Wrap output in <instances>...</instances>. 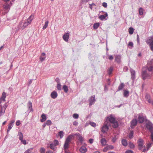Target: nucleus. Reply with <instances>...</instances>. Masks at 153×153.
I'll return each instance as SVG.
<instances>
[{"mask_svg":"<svg viewBox=\"0 0 153 153\" xmlns=\"http://www.w3.org/2000/svg\"><path fill=\"white\" fill-rule=\"evenodd\" d=\"M27 106L29 110L30 111H33V109L32 108V104L29 101L28 102L27 104Z\"/></svg>","mask_w":153,"mask_h":153,"instance_id":"obj_26","label":"nucleus"},{"mask_svg":"<svg viewBox=\"0 0 153 153\" xmlns=\"http://www.w3.org/2000/svg\"><path fill=\"white\" fill-rule=\"evenodd\" d=\"M69 33H66L63 36V39L65 41L67 42L68 41L69 37Z\"/></svg>","mask_w":153,"mask_h":153,"instance_id":"obj_13","label":"nucleus"},{"mask_svg":"<svg viewBox=\"0 0 153 153\" xmlns=\"http://www.w3.org/2000/svg\"><path fill=\"white\" fill-rule=\"evenodd\" d=\"M144 10L141 7L140 8L139 10V14L140 15H142L143 14Z\"/></svg>","mask_w":153,"mask_h":153,"instance_id":"obj_31","label":"nucleus"},{"mask_svg":"<svg viewBox=\"0 0 153 153\" xmlns=\"http://www.w3.org/2000/svg\"><path fill=\"white\" fill-rule=\"evenodd\" d=\"M73 117L75 119H77L79 117V115L76 114H73Z\"/></svg>","mask_w":153,"mask_h":153,"instance_id":"obj_47","label":"nucleus"},{"mask_svg":"<svg viewBox=\"0 0 153 153\" xmlns=\"http://www.w3.org/2000/svg\"><path fill=\"white\" fill-rule=\"evenodd\" d=\"M108 149L107 147L106 146V147H105L103 150V151L104 152H107V150H108Z\"/></svg>","mask_w":153,"mask_h":153,"instance_id":"obj_54","label":"nucleus"},{"mask_svg":"<svg viewBox=\"0 0 153 153\" xmlns=\"http://www.w3.org/2000/svg\"><path fill=\"white\" fill-rule=\"evenodd\" d=\"M109 121L112 124V126L114 128H117L118 126V123L117 121L116 120L115 117L112 115H111L107 117L106 120Z\"/></svg>","mask_w":153,"mask_h":153,"instance_id":"obj_1","label":"nucleus"},{"mask_svg":"<svg viewBox=\"0 0 153 153\" xmlns=\"http://www.w3.org/2000/svg\"><path fill=\"white\" fill-rule=\"evenodd\" d=\"M20 123V121L19 120H17L16 122V124L17 126H19Z\"/></svg>","mask_w":153,"mask_h":153,"instance_id":"obj_60","label":"nucleus"},{"mask_svg":"<svg viewBox=\"0 0 153 153\" xmlns=\"http://www.w3.org/2000/svg\"><path fill=\"white\" fill-rule=\"evenodd\" d=\"M56 146L53 143H51L50 144L49 146L51 149L55 150L56 148Z\"/></svg>","mask_w":153,"mask_h":153,"instance_id":"obj_28","label":"nucleus"},{"mask_svg":"<svg viewBox=\"0 0 153 153\" xmlns=\"http://www.w3.org/2000/svg\"><path fill=\"white\" fill-rule=\"evenodd\" d=\"M40 151L41 153H45V149L43 148H41Z\"/></svg>","mask_w":153,"mask_h":153,"instance_id":"obj_46","label":"nucleus"},{"mask_svg":"<svg viewBox=\"0 0 153 153\" xmlns=\"http://www.w3.org/2000/svg\"><path fill=\"white\" fill-rule=\"evenodd\" d=\"M102 6L105 7H107V3L105 2H103L102 3Z\"/></svg>","mask_w":153,"mask_h":153,"instance_id":"obj_55","label":"nucleus"},{"mask_svg":"<svg viewBox=\"0 0 153 153\" xmlns=\"http://www.w3.org/2000/svg\"><path fill=\"white\" fill-rule=\"evenodd\" d=\"M121 57L120 56L118 55L116 56L115 61L117 63H120L121 62Z\"/></svg>","mask_w":153,"mask_h":153,"instance_id":"obj_21","label":"nucleus"},{"mask_svg":"<svg viewBox=\"0 0 153 153\" xmlns=\"http://www.w3.org/2000/svg\"><path fill=\"white\" fill-rule=\"evenodd\" d=\"M89 105H91L93 104L96 101V100L95 98V96H91L90 97L89 100Z\"/></svg>","mask_w":153,"mask_h":153,"instance_id":"obj_12","label":"nucleus"},{"mask_svg":"<svg viewBox=\"0 0 153 153\" xmlns=\"http://www.w3.org/2000/svg\"><path fill=\"white\" fill-rule=\"evenodd\" d=\"M143 140L142 139H140L138 141V144L139 147V149L142 150L144 146H143Z\"/></svg>","mask_w":153,"mask_h":153,"instance_id":"obj_8","label":"nucleus"},{"mask_svg":"<svg viewBox=\"0 0 153 153\" xmlns=\"http://www.w3.org/2000/svg\"><path fill=\"white\" fill-rule=\"evenodd\" d=\"M34 18V15H31L28 18L26 21L27 22H30V23H31V22L32 21L33 19Z\"/></svg>","mask_w":153,"mask_h":153,"instance_id":"obj_22","label":"nucleus"},{"mask_svg":"<svg viewBox=\"0 0 153 153\" xmlns=\"http://www.w3.org/2000/svg\"><path fill=\"white\" fill-rule=\"evenodd\" d=\"M63 89L65 93H67L68 90V87L67 86L64 85L63 87Z\"/></svg>","mask_w":153,"mask_h":153,"instance_id":"obj_30","label":"nucleus"},{"mask_svg":"<svg viewBox=\"0 0 153 153\" xmlns=\"http://www.w3.org/2000/svg\"><path fill=\"white\" fill-rule=\"evenodd\" d=\"M41 119H40L41 121L42 122H43L45 121L46 119V117L45 114H43L41 116Z\"/></svg>","mask_w":153,"mask_h":153,"instance_id":"obj_18","label":"nucleus"},{"mask_svg":"<svg viewBox=\"0 0 153 153\" xmlns=\"http://www.w3.org/2000/svg\"><path fill=\"white\" fill-rule=\"evenodd\" d=\"M153 144V143H149L147 144V151H148L149 148L151 146V145Z\"/></svg>","mask_w":153,"mask_h":153,"instance_id":"obj_45","label":"nucleus"},{"mask_svg":"<svg viewBox=\"0 0 153 153\" xmlns=\"http://www.w3.org/2000/svg\"><path fill=\"white\" fill-rule=\"evenodd\" d=\"M93 141H94V139H90L89 140V142L90 143H93Z\"/></svg>","mask_w":153,"mask_h":153,"instance_id":"obj_61","label":"nucleus"},{"mask_svg":"<svg viewBox=\"0 0 153 153\" xmlns=\"http://www.w3.org/2000/svg\"><path fill=\"white\" fill-rule=\"evenodd\" d=\"M148 101L149 102L151 103L152 105H153V100L151 101V100L150 99H148Z\"/></svg>","mask_w":153,"mask_h":153,"instance_id":"obj_62","label":"nucleus"},{"mask_svg":"<svg viewBox=\"0 0 153 153\" xmlns=\"http://www.w3.org/2000/svg\"><path fill=\"white\" fill-rule=\"evenodd\" d=\"M55 81L57 82V83H59V79L58 78H56L55 79Z\"/></svg>","mask_w":153,"mask_h":153,"instance_id":"obj_59","label":"nucleus"},{"mask_svg":"<svg viewBox=\"0 0 153 153\" xmlns=\"http://www.w3.org/2000/svg\"><path fill=\"white\" fill-rule=\"evenodd\" d=\"M99 25H100V24L98 23H96L94 24V26H93L94 28L95 29H96L99 27Z\"/></svg>","mask_w":153,"mask_h":153,"instance_id":"obj_37","label":"nucleus"},{"mask_svg":"<svg viewBox=\"0 0 153 153\" xmlns=\"http://www.w3.org/2000/svg\"><path fill=\"white\" fill-rule=\"evenodd\" d=\"M57 88L58 90H61V85L60 83H58L57 85Z\"/></svg>","mask_w":153,"mask_h":153,"instance_id":"obj_49","label":"nucleus"},{"mask_svg":"<svg viewBox=\"0 0 153 153\" xmlns=\"http://www.w3.org/2000/svg\"><path fill=\"white\" fill-rule=\"evenodd\" d=\"M124 86V85L123 83H121L118 87V91L121 90Z\"/></svg>","mask_w":153,"mask_h":153,"instance_id":"obj_36","label":"nucleus"},{"mask_svg":"<svg viewBox=\"0 0 153 153\" xmlns=\"http://www.w3.org/2000/svg\"><path fill=\"white\" fill-rule=\"evenodd\" d=\"M73 135H69L66 138L64 145V149H67L68 148L69 146V143L71 140L73 138Z\"/></svg>","mask_w":153,"mask_h":153,"instance_id":"obj_3","label":"nucleus"},{"mask_svg":"<svg viewBox=\"0 0 153 153\" xmlns=\"http://www.w3.org/2000/svg\"><path fill=\"white\" fill-rule=\"evenodd\" d=\"M64 150L65 153H70L69 150L68 149H64Z\"/></svg>","mask_w":153,"mask_h":153,"instance_id":"obj_64","label":"nucleus"},{"mask_svg":"<svg viewBox=\"0 0 153 153\" xmlns=\"http://www.w3.org/2000/svg\"><path fill=\"white\" fill-rule=\"evenodd\" d=\"M51 96L53 99L56 98L57 96V93L55 91L52 92L51 94Z\"/></svg>","mask_w":153,"mask_h":153,"instance_id":"obj_19","label":"nucleus"},{"mask_svg":"<svg viewBox=\"0 0 153 153\" xmlns=\"http://www.w3.org/2000/svg\"><path fill=\"white\" fill-rule=\"evenodd\" d=\"M152 74L153 72V66L151 65V62H148L145 67L143 68Z\"/></svg>","mask_w":153,"mask_h":153,"instance_id":"obj_6","label":"nucleus"},{"mask_svg":"<svg viewBox=\"0 0 153 153\" xmlns=\"http://www.w3.org/2000/svg\"><path fill=\"white\" fill-rule=\"evenodd\" d=\"M108 16V14L107 13L104 15H101L99 17V19L101 20H103L105 17Z\"/></svg>","mask_w":153,"mask_h":153,"instance_id":"obj_23","label":"nucleus"},{"mask_svg":"<svg viewBox=\"0 0 153 153\" xmlns=\"http://www.w3.org/2000/svg\"><path fill=\"white\" fill-rule=\"evenodd\" d=\"M107 147L108 150L112 149L114 148V146L111 145H107Z\"/></svg>","mask_w":153,"mask_h":153,"instance_id":"obj_41","label":"nucleus"},{"mask_svg":"<svg viewBox=\"0 0 153 153\" xmlns=\"http://www.w3.org/2000/svg\"><path fill=\"white\" fill-rule=\"evenodd\" d=\"M4 7L5 9L6 10H7V9H9L10 8L9 5L8 4H5L4 5Z\"/></svg>","mask_w":153,"mask_h":153,"instance_id":"obj_39","label":"nucleus"},{"mask_svg":"<svg viewBox=\"0 0 153 153\" xmlns=\"http://www.w3.org/2000/svg\"><path fill=\"white\" fill-rule=\"evenodd\" d=\"M114 58L113 56L112 55L109 56L108 59L110 60H112Z\"/></svg>","mask_w":153,"mask_h":153,"instance_id":"obj_58","label":"nucleus"},{"mask_svg":"<svg viewBox=\"0 0 153 153\" xmlns=\"http://www.w3.org/2000/svg\"><path fill=\"white\" fill-rule=\"evenodd\" d=\"M110 125V123L106 121L104 123V124L101 128V131L103 133L106 132L108 129V126Z\"/></svg>","mask_w":153,"mask_h":153,"instance_id":"obj_5","label":"nucleus"},{"mask_svg":"<svg viewBox=\"0 0 153 153\" xmlns=\"http://www.w3.org/2000/svg\"><path fill=\"white\" fill-rule=\"evenodd\" d=\"M125 153H133V152L131 150H128L126 151Z\"/></svg>","mask_w":153,"mask_h":153,"instance_id":"obj_56","label":"nucleus"},{"mask_svg":"<svg viewBox=\"0 0 153 153\" xmlns=\"http://www.w3.org/2000/svg\"><path fill=\"white\" fill-rule=\"evenodd\" d=\"M100 142L102 146H104L106 144L107 141L104 138H102L100 140Z\"/></svg>","mask_w":153,"mask_h":153,"instance_id":"obj_24","label":"nucleus"},{"mask_svg":"<svg viewBox=\"0 0 153 153\" xmlns=\"http://www.w3.org/2000/svg\"><path fill=\"white\" fill-rule=\"evenodd\" d=\"M48 23L49 22L48 21H47L45 22V25L42 28L43 30L45 29L47 27Z\"/></svg>","mask_w":153,"mask_h":153,"instance_id":"obj_32","label":"nucleus"},{"mask_svg":"<svg viewBox=\"0 0 153 153\" xmlns=\"http://www.w3.org/2000/svg\"><path fill=\"white\" fill-rule=\"evenodd\" d=\"M146 42L149 45L151 50L153 51V37L150 36L146 40Z\"/></svg>","mask_w":153,"mask_h":153,"instance_id":"obj_4","label":"nucleus"},{"mask_svg":"<svg viewBox=\"0 0 153 153\" xmlns=\"http://www.w3.org/2000/svg\"><path fill=\"white\" fill-rule=\"evenodd\" d=\"M79 151L82 153H84L87 151V149L85 146H83L80 148Z\"/></svg>","mask_w":153,"mask_h":153,"instance_id":"obj_17","label":"nucleus"},{"mask_svg":"<svg viewBox=\"0 0 153 153\" xmlns=\"http://www.w3.org/2000/svg\"><path fill=\"white\" fill-rule=\"evenodd\" d=\"M90 124L91 126L94 127H95L96 126V123L94 122L90 123Z\"/></svg>","mask_w":153,"mask_h":153,"instance_id":"obj_53","label":"nucleus"},{"mask_svg":"<svg viewBox=\"0 0 153 153\" xmlns=\"http://www.w3.org/2000/svg\"><path fill=\"white\" fill-rule=\"evenodd\" d=\"M46 58L45 53H42L41 56H40V59L41 62L45 60Z\"/></svg>","mask_w":153,"mask_h":153,"instance_id":"obj_16","label":"nucleus"},{"mask_svg":"<svg viewBox=\"0 0 153 153\" xmlns=\"http://www.w3.org/2000/svg\"><path fill=\"white\" fill-rule=\"evenodd\" d=\"M33 149V148L29 149H28V150H26V151H25V152L24 153H29Z\"/></svg>","mask_w":153,"mask_h":153,"instance_id":"obj_52","label":"nucleus"},{"mask_svg":"<svg viewBox=\"0 0 153 153\" xmlns=\"http://www.w3.org/2000/svg\"><path fill=\"white\" fill-rule=\"evenodd\" d=\"M7 107V106L6 104L4 105L3 106L0 105V117L4 113Z\"/></svg>","mask_w":153,"mask_h":153,"instance_id":"obj_9","label":"nucleus"},{"mask_svg":"<svg viewBox=\"0 0 153 153\" xmlns=\"http://www.w3.org/2000/svg\"><path fill=\"white\" fill-rule=\"evenodd\" d=\"M73 124L74 126H77L78 125V122L76 121H74L73 123Z\"/></svg>","mask_w":153,"mask_h":153,"instance_id":"obj_63","label":"nucleus"},{"mask_svg":"<svg viewBox=\"0 0 153 153\" xmlns=\"http://www.w3.org/2000/svg\"><path fill=\"white\" fill-rule=\"evenodd\" d=\"M71 135H73V137L74 136H76L77 139H78V140H79L81 143H82L83 142V137L79 134L76 133L73 134H71Z\"/></svg>","mask_w":153,"mask_h":153,"instance_id":"obj_11","label":"nucleus"},{"mask_svg":"<svg viewBox=\"0 0 153 153\" xmlns=\"http://www.w3.org/2000/svg\"><path fill=\"white\" fill-rule=\"evenodd\" d=\"M129 91L127 90L124 91L123 95L124 97H128L129 96Z\"/></svg>","mask_w":153,"mask_h":153,"instance_id":"obj_27","label":"nucleus"},{"mask_svg":"<svg viewBox=\"0 0 153 153\" xmlns=\"http://www.w3.org/2000/svg\"><path fill=\"white\" fill-rule=\"evenodd\" d=\"M146 128L149 130L150 132L153 131V126L150 122L146 121Z\"/></svg>","mask_w":153,"mask_h":153,"instance_id":"obj_7","label":"nucleus"},{"mask_svg":"<svg viewBox=\"0 0 153 153\" xmlns=\"http://www.w3.org/2000/svg\"><path fill=\"white\" fill-rule=\"evenodd\" d=\"M134 132L133 131H131L129 134V138L130 139L132 138L133 136Z\"/></svg>","mask_w":153,"mask_h":153,"instance_id":"obj_40","label":"nucleus"},{"mask_svg":"<svg viewBox=\"0 0 153 153\" xmlns=\"http://www.w3.org/2000/svg\"><path fill=\"white\" fill-rule=\"evenodd\" d=\"M15 121L14 120H11L10 122V123H9L8 125V129L7 130V132H8L11 129L12 127H13V124H14Z\"/></svg>","mask_w":153,"mask_h":153,"instance_id":"obj_14","label":"nucleus"},{"mask_svg":"<svg viewBox=\"0 0 153 153\" xmlns=\"http://www.w3.org/2000/svg\"><path fill=\"white\" fill-rule=\"evenodd\" d=\"M128 46L131 47V48H132L133 47V43L132 42H129L128 45Z\"/></svg>","mask_w":153,"mask_h":153,"instance_id":"obj_43","label":"nucleus"},{"mask_svg":"<svg viewBox=\"0 0 153 153\" xmlns=\"http://www.w3.org/2000/svg\"><path fill=\"white\" fill-rule=\"evenodd\" d=\"M122 145L125 146H126L128 145L126 140L125 139H123L122 140Z\"/></svg>","mask_w":153,"mask_h":153,"instance_id":"obj_29","label":"nucleus"},{"mask_svg":"<svg viewBox=\"0 0 153 153\" xmlns=\"http://www.w3.org/2000/svg\"><path fill=\"white\" fill-rule=\"evenodd\" d=\"M6 97V93L4 92H3L2 94V96L1 97V100H2L3 101H5V98Z\"/></svg>","mask_w":153,"mask_h":153,"instance_id":"obj_25","label":"nucleus"},{"mask_svg":"<svg viewBox=\"0 0 153 153\" xmlns=\"http://www.w3.org/2000/svg\"><path fill=\"white\" fill-rule=\"evenodd\" d=\"M59 135L61 138L63 137L64 136V132L63 131H60L59 132Z\"/></svg>","mask_w":153,"mask_h":153,"instance_id":"obj_38","label":"nucleus"},{"mask_svg":"<svg viewBox=\"0 0 153 153\" xmlns=\"http://www.w3.org/2000/svg\"><path fill=\"white\" fill-rule=\"evenodd\" d=\"M129 147L131 149H133L134 148V145L131 143L130 142L129 143Z\"/></svg>","mask_w":153,"mask_h":153,"instance_id":"obj_42","label":"nucleus"},{"mask_svg":"<svg viewBox=\"0 0 153 153\" xmlns=\"http://www.w3.org/2000/svg\"><path fill=\"white\" fill-rule=\"evenodd\" d=\"M21 142H22L23 144L24 145H26L27 144V141L26 140H23V139H22V140H21Z\"/></svg>","mask_w":153,"mask_h":153,"instance_id":"obj_50","label":"nucleus"},{"mask_svg":"<svg viewBox=\"0 0 153 153\" xmlns=\"http://www.w3.org/2000/svg\"><path fill=\"white\" fill-rule=\"evenodd\" d=\"M131 77L132 79H134L135 78V71L133 70H131Z\"/></svg>","mask_w":153,"mask_h":153,"instance_id":"obj_20","label":"nucleus"},{"mask_svg":"<svg viewBox=\"0 0 153 153\" xmlns=\"http://www.w3.org/2000/svg\"><path fill=\"white\" fill-rule=\"evenodd\" d=\"M18 136H19V139L20 140L23 139V134L21 132H19Z\"/></svg>","mask_w":153,"mask_h":153,"instance_id":"obj_34","label":"nucleus"},{"mask_svg":"<svg viewBox=\"0 0 153 153\" xmlns=\"http://www.w3.org/2000/svg\"><path fill=\"white\" fill-rule=\"evenodd\" d=\"M137 121L136 119H133L131 122V127L132 128L137 124Z\"/></svg>","mask_w":153,"mask_h":153,"instance_id":"obj_15","label":"nucleus"},{"mask_svg":"<svg viewBox=\"0 0 153 153\" xmlns=\"http://www.w3.org/2000/svg\"><path fill=\"white\" fill-rule=\"evenodd\" d=\"M30 22H27L26 21L24 23L23 25V29L25 28L26 27H27L28 25H30Z\"/></svg>","mask_w":153,"mask_h":153,"instance_id":"obj_33","label":"nucleus"},{"mask_svg":"<svg viewBox=\"0 0 153 153\" xmlns=\"http://www.w3.org/2000/svg\"><path fill=\"white\" fill-rule=\"evenodd\" d=\"M145 117L142 114H139L138 116V120L140 123H142L144 121Z\"/></svg>","mask_w":153,"mask_h":153,"instance_id":"obj_10","label":"nucleus"},{"mask_svg":"<svg viewBox=\"0 0 153 153\" xmlns=\"http://www.w3.org/2000/svg\"><path fill=\"white\" fill-rule=\"evenodd\" d=\"M152 74L148 71L146 69L143 68L142 72V75L143 79L149 78Z\"/></svg>","mask_w":153,"mask_h":153,"instance_id":"obj_2","label":"nucleus"},{"mask_svg":"<svg viewBox=\"0 0 153 153\" xmlns=\"http://www.w3.org/2000/svg\"><path fill=\"white\" fill-rule=\"evenodd\" d=\"M137 43L138 44H140V39H139V35L138 34L137 35Z\"/></svg>","mask_w":153,"mask_h":153,"instance_id":"obj_57","label":"nucleus"},{"mask_svg":"<svg viewBox=\"0 0 153 153\" xmlns=\"http://www.w3.org/2000/svg\"><path fill=\"white\" fill-rule=\"evenodd\" d=\"M134 31V29L132 27H130L129 29V33L130 34H132Z\"/></svg>","mask_w":153,"mask_h":153,"instance_id":"obj_35","label":"nucleus"},{"mask_svg":"<svg viewBox=\"0 0 153 153\" xmlns=\"http://www.w3.org/2000/svg\"><path fill=\"white\" fill-rule=\"evenodd\" d=\"M113 70V68L112 67H110L108 71V74L109 75L111 74L112 73Z\"/></svg>","mask_w":153,"mask_h":153,"instance_id":"obj_44","label":"nucleus"},{"mask_svg":"<svg viewBox=\"0 0 153 153\" xmlns=\"http://www.w3.org/2000/svg\"><path fill=\"white\" fill-rule=\"evenodd\" d=\"M46 124L48 125H50L51 124V122L50 120H48L46 122Z\"/></svg>","mask_w":153,"mask_h":153,"instance_id":"obj_48","label":"nucleus"},{"mask_svg":"<svg viewBox=\"0 0 153 153\" xmlns=\"http://www.w3.org/2000/svg\"><path fill=\"white\" fill-rule=\"evenodd\" d=\"M53 144L56 146H57L59 144V142L58 140H55L54 141Z\"/></svg>","mask_w":153,"mask_h":153,"instance_id":"obj_51","label":"nucleus"}]
</instances>
